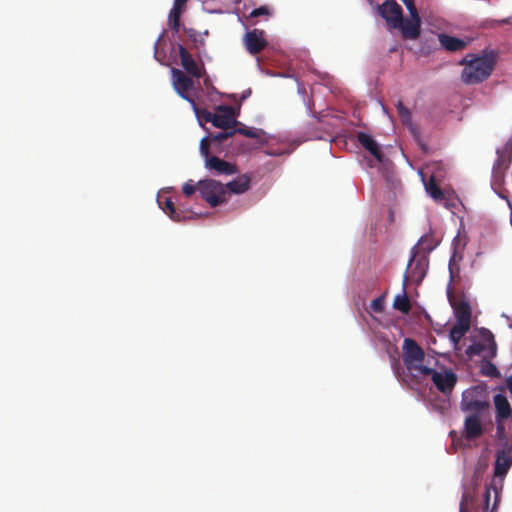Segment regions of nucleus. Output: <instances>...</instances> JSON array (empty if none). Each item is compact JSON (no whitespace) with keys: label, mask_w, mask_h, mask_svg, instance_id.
Listing matches in <instances>:
<instances>
[{"label":"nucleus","mask_w":512,"mask_h":512,"mask_svg":"<svg viewBox=\"0 0 512 512\" xmlns=\"http://www.w3.org/2000/svg\"><path fill=\"white\" fill-rule=\"evenodd\" d=\"M512 466V440L503 442V446L496 452L494 465V476L491 482L486 485L483 494L480 511L475 512H497L500 495L503 489L505 475Z\"/></svg>","instance_id":"1"},{"label":"nucleus","mask_w":512,"mask_h":512,"mask_svg":"<svg viewBox=\"0 0 512 512\" xmlns=\"http://www.w3.org/2000/svg\"><path fill=\"white\" fill-rule=\"evenodd\" d=\"M464 65L461 80L465 84H477L486 80L494 68V60L489 56L467 55L460 62Z\"/></svg>","instance_id":"2"},{"label":"nucleus","mask_w":512,"mask_h":512,"mask_svg":"<svg viewBox=\"0 0 512 512\" xmlns=\"http://www.w3.org/2000/svg\"><path fill=\"white\" fill-rule=\"evenodd\" d=\"M461 410L469 414L484 415L488 412L490 404L486 392L479 386L467 389L462 394Z\"/></svg>","instance_id":"3"},{"label":"nucleus","mask_w":512,"mask_h":512,"mask_svg":"<svg viewBox=\"0 0 512 512\" xmlns=\"http://www.w3.org/2000/svg\"><path fill=\"white\" fill-rule=\"evenodd\" d=\"M197 190L199 191L201 198L212 208L224 204L228 200L227 188L224 184L214 179L198 181Z\"/></svg>","instance_id":"4"},{"label":"nucleus","mask_w":512,"mask_h":512,"mask_svg":"<svg viewBox=\"0 0 512 512\" xmlns=\"http://www.w3.org/2000/svg\"><path fill=\"white\" fill-rule=\"evenodd\" d=\"M402 348L403 362L409 371L423 375V369L430 368L423 364L425 361V352L415 340L405 338Z\"/></svg>","instance_id":"5"},{"label":"nucleus","mask_w":512,"mask_h":512,"mask_svg":"<svg viewBox=\"0 0 512 512\" xmlns=\"http://www.w3.org/2000/svg\"><path fill=\"white\" fill-rule=\"evenodd\" d=\"M466 355L469 358L480 356L485 353V358H494L497 353V344L494 335L488 329L481 330V341L475 342L466 348Z\"/></svg>","instance_id":"6"},{"label":"nucleus","mask_w":512,"mask_h":512,"mask_svg":"<svg viewBox=\"0 0 512 512\" xmlns=\"http://www.w3.org/2000/svg\"><path fill=\"white\" fill-rule=\"evenodd\" d=\"M481 476L475 471L468 482L463 484V492L459 504V512H472L477 506V489L480 485Z\"/></svg>","instance_id":"7"},{"label":"nucleus","mask_w":512,"mask_h":512,"mask_svg":"<svg viewBox=\"0 0 512 512\" xmlns=\"http://www.w3.org/2000/svg\"><path fill=\"white\" fill-rule=\"evenodd\" d=\"M423 376H431L433 384L443 394H450L457 383V375L450 369L444 372L423 369Z\"/></svg>","instance_id":"8"},{"label":"nucleus","mask_w":512,"mask_h":512,"mask_svg":"<svg viewBox=\"0 0 512 512\" xmlns=\"http://www.w3.org/2000/svg\"><path fill=\"white\" fill-rule=\"evenodd\" d=\"M415 249L416 248L412 249V257L407 265V273L413 282L420 283L424 279L428 270L429 260L427 255L421 254L418 251H414ZM407 278L408 276L405 275V283Z\"/></svg>","instance_id":"9"},{"label":"nucleus","mask_w":512,"mask_h":512,"mask_svg":"<svg viewBox=\"0 0 512 512\" xmlns=\"http://www.w3.org/2000/svg\"><path fill=\"white\" fill-rule=\"evenodd\" d=\"M172 81H173V87L175 91L178 93V95L190 102L193 107L195 108V102L194 99L189 95V91L193 89L194 87V81L191 77L186 75L185 72H183L180 69L173 68L172 69Z\"/></svg>","instance_id":"10"},{"label":"nucleus","mask_w":512,"mask_h":512,"mask_svg":"<svg viewBox=\"0 0 512 512\" xmlns=\"http://www.w3.org/2000/svg\"><path fill=\"white\" fill-rule=\"evenodd\" d=\"M378 12L390 28L395 29L401 24L403 10L395 0H386L378 6Z\"/></svg>","instance_id":"11"},{"label":"nucleus","mask_w":512,"mask_h":512,"mask_svg":"<svg viewBox=\"0 0 512 512\" xmlns=\"http://www.w3.org/2000/svg\"><path fill=\"white\" fill-rule=\"evenodd\" d=\"M410 18H401V24L397 27L401 30L404 39L415 40L421 33V18L417 9L409 11Z\"/></svg>","instance_id":"12"},{"label":"nucleus","mask_w":512,"mask_h":512,"mask_svg":"<svg viewBox=\"0 0 512 512\" xmlns=\"http://www.w3.org/2000/svg\"><path fill=\"white\" fill-rule=\"evenodd\" d=\"M218 111L219 113H216V116L213 117V126L223 130H231L240 124V122L236 120L233 107L221 105L218 107Z\"/></svg>","instance_id":"13"},{"label":"nucleus","mask_w":512,"mask_h":512,"mask_svg":"<svg viewBox=\"0 0 512 512\" xmlns=\"http://www.w3.org/2000/svg\"><path fill=\"white\" fill-rule=\"evenodd\" d=\"M484 415L480 414H469L466 416L464 421V432L463 435L467 440H475L482 436L483 427L482 420Z\"/></svg>","instance_id":"14"},{"label":"nucleus","mask_w":512,"mask_h":512,"mask_svg":"<svg viewBox=\"0 0 512 512\" xmlns=\"http://www.w3.org/2000/svg\"><path fill=\"white\" fill-rule=\"evenodd\" d=\"M449 302L454 309L456 323L471 326V307L469 303L463 299H455L448 296Z\"/></svg>","instance_id":"15"},{"label":"nucleus","mask_w":512,"mask_h":512,"mask_svg":"<svg viewBox=\"0 0 512 512\" xmlns=\"http://www.w3.org/2000/svg\"><path fill=\"white\" fill-rule=\"evenodd\" d=\"M244 40L247 51L252 55L260 53L267 45V41L264 38V31L259 29L247 32Z\"/></svg>","instance_id":"16"},{"label":"nucleus","mask_w":512,"mask_h":512,"mask_svg":"<svg viewBox=\"0 0 512 512\" xmlns=\"http://www.w3.org/2000/svg\"><path fill=\"white\" fill-rule=\"evenodd\" d=\"M205 167L215 171L219 175H233L238 172L235 164L229 163L217 156H211L205 160Z\"/></svg>","instance_id":"17"},{"label":"nucleus","mask_w":512,"mask_h":512,"mask_svg":"<svg viewBox=\"0 0 512 512\" xmlns=\"http://www.w3.org/2000/svg\"><path fill=\"white\" fill-rule=\"evenodd\" d=\"M179 57L181 59V65L186 71L187 74H189L191 77L194 78H201L203 75L202 69L198 66L196 61L193 59L192 55L187 51V49L179 45Z\"/></svg>","instance_id":"18"},{"label":"nucleus","mask_w":512,"mask_h":512,"mask_svg":"<svg viewBox=\"0 0 512 512\" xmlns=\"http://www.w3.org/2000/svg\"><path fill=\"white\" fill-rule=\"evenodd\" d=\"M358 142L369 151L378 162H382L384 155L381 152V149L378 143L367 133L359 132L357 134Z\"/></svg>","instance_id":"19"},{"label":"nucleus","mask_w":512,"mask_h":512,"mask_svg":"<svg viewBox=\"0 0 512 512\" xmlns=\"http://www.w3.org/2000/svg\"><path fill=\"white\" fill-rule=\"evenodd\" d=\"M251 180L252 178L250 175L243 174L228 182L226 185H224L227 188L228 196L230 193L242 194L248 191L250 189Z\"/></svg>","instance_id":"20"},{"label":"nucleus","mask_w":512,"mask_h":512,"mask_svg":"<svg viewBox=\"0 0 512 512\" xmlns=\"http://www.w3.org/2000/svg\"><path fill=\"white\" fill-rule=\"evenodd\" d=\"M188 0H174L173 8L169 13V25L174 32L180 29L181 15L186 8Z\"/></svg>","instance_id":"21"},{"label":"nucleus","mask_w":512,"mask_h":512,"mask_svg":"<svg viewBox=\"0 0 512 512\" xmlns=\"http://www.w3.org/2000/svg\"><path fill=\"white\" fill-rule=\"evenodd\" d=\"M235 134L238 133L248 138L257 139L260 144L267 143L266 132L260 128L247 127L246 125L238 124L234 127Z\"/></svg>","instance_id":"22"},{"label":"nucleus","mask_w":512,"mask_h":512,"mask_svg":"<svg viewBox=\"0 0 512 512\" xmlns=\"http://www.w3.org/2000/svg\"><path fill=\"white\" fill-rule=\"evenodd\" d=\"M494 405L496 408V421L506 420L511 416V406L503 394H496L494 396Z\"/></svg>","instance_id":"23"},{"label":"nucleus","mask_w":512,"mask_h":512,"mask_svg":"<svg viewBox=\"0 0 512 512\" xmlns=\"http://www.w3.org/2000/svg\"><path fill=\"white\" fill-rule=\"evenodd\" d=\"M441 46L450 52L461 51L466 47V42L460 38L450 36L445 33L438 35Z\"/></svg>","instance_id":"24"},{"label":"nucleus","mask_w":512,"mask_h":512,"mask_svg":"<svg viewBox=\"0 0 512 512\" xmlns=\"http://www.w3.org/2000/svg\"><path fill=\"white\" fill-rule=\"evenodd\" d=\"M437 245L438 241L435 239L433 233L430 231L429 233H426L423 236H421V238L418 240L417 245L414 247L416 248L414 251H418L421 254L427 255L433 249H435Z\"/></svg>","instance_id":"25"},{"label":"nucleus","mask_w":512,"mask_h":512,"mask_svg":"<svg viewBox=\"0 0 512 512\" xmlns=\"http://www.w3.org/2000/svg\"><path fill=\"white\" fill-rule=\"evenodd\" d=\"M393 308L403 314H408L411 311V302L407 296L405 285L403 286L402 293L395 296Z\"/></svg>","instance_id":"26"},{"label":"nucleus","mask_w":512,"mask_h":512,"mask_svg":"<svg viewBox=\"0 0 512 512\" xmlns=\"http://www.w3.org/2000/svg\"><path fill=\"white\" fill-rule=\"evenodd\" d=\"M395 106L402 123L407 126L413 134H415L416 127L412 123L410 110L403 104L401 100H399Z\"/></svg>","instance_id":"27"},{"label":"nucleus","mask_w":512,"mask_h":512,"mask_svg":"<svg viewBox=\"0 0 512 512\" xmlns=\"http://www.w3.org/2000/svg\"><path fill=\"white\" fill-rule=\"evenodd\" d=\"M159 206L161 209L169 215V217L174 221H182L185 217L181 216V212L177 211L173 202L169 198H165L163 201L159 200Z\"/></svg>","instance_id":"28"},{"label":"nucleus","mask_w":512,"mask_h":512,"mask_svg":"<svg viewBox=\"0 0 512 512\" xmlns=\"http://www.w3.org/2000/svg\"><path fill=\"white\" fill-rule=\"evenodd\" d=\"M470 326L455 323L449 332V339L453 343L454 347H457L460 340L469 331Z\"/></svg>","instance_id":"29"},{"label":"nucleus","mask_w":512,"mask_h":512,"mask_svg":"<svg viewBox=\"0 0 512 512\" xmlns=\"http://www.w3.org/2000/svg\"><path fill=\"white\" fill-rule=\"evenodd\" d=\"M426 191L436 201L444 200L445 196L442 189L437 184L433 176L430 177L429 181L425 184Z\"/></svg>","instance_id":"30"},{"label":"nucleus","mask_w":512,"mask_h":512,"mask_svg":"<svg viewBox=\"0 0 512 512\" xmlns=\"http://www.w3.org/2000/svg\"><path fill=\"white\" fill-rule=\"evenodd\" d=\"M235 134L234 129L231 130H224L222 132H218L216 134H210V140L212 143H218L221 144L228 138L232 137Z\"/></svg>","instance_id":"31"},{"label":"nucleus","mask_w":512,"mask_h":512,"mask_svg":"<svg viewBox=\"0 0 512 512\" xmlns=\"http://www.w3.org/2000/svg\"><path fill=\"white\" fill-rule=\"evenodd\" d=\"M503 421L504 420L496 421V423H497L496 436H497L498 440L500 441L501 446H503V442H505L506 440H510L505 434V428L503 425Z\"/></svg>","instance_id":"32"},{"label":"nucleus","mask_w":512,"mask_h":512,"mask_svg":"<svg viewBox=\"0 0 512 512\" xmlns=\"http://www.w3.org/2000/svg\"><path fill=\"white\" fill-rule=\"evenodd\" d=\"M370 308L375 313H382L384 311V298L383 296L377 297L372 300Z\"/></svg>","instance_id":"33"},{"label":"nucleus","mask_w":512,"mask_h":512,"mask_svg":"<svg viewBox=\"0 0 512 512\" xmlns=\"http://www.w3.org/2000/svg\"><path fill=\"white\" fill-rule=\"evenodd\" d=\"M210 143H212L211 140H210V137L209 138L205 137L200 142V153H201L202 156L205 157V160L207 158L211 157L210 156V150H209Z\"/></svg>","instance_id":"34"},{"label":"nucleus","mask_w":512,"mask_h":512,"mask_svg":"<svg viewBox=\"0 0 512 512\" xmlns=\"http://www.w3.org/2000/svg\"><path fill=\"white\" fill-rule=\"evenodd\" d=\"M197 190V184H194L193 180H189L184 183L182 192L186 197H191Z\"/></svg>","instance_id":"35"},{"label":"nucleus","mask_w":512,"mask_h":512,"mask_svg":"<svg viewBox=\"0 0 512 512\" xmlns=\"http://www.w3.org/2000/svg\"><path fill=\"white\" fill-rule=\"evenodd\" d=\"M483 370L484 374L490 377H497L499 375V371L496 366L489 361L486 362V366H483Z\"/></svg>","instance_id":"36"},{"label":"nucleus","mask_w":512,"mask_h":512,"mask_svg":"<svg viewBox=\"0 0 512 512\" xmlns=\"http://www.w3.org/2000/svg\"><path fill=\"white\" fill-rule=\"evenodd\" d=\"M266 14H268V9L265 6H262V7L254 9L250 13V17L254 18V17H258L260 15H266Z\"/></svg>","instance_id":"37"},{"label":"nucleus","mask_w":512,"mask_h":512,"mask_svg":"<svg viewBox=\"0 0 512 512\" xmlns=\"http://www.w3.org/2000/svg\"><path fill=\"white\" fill-rule=\"evenodd\" d=\"M406 6L408 11L416 10V6L414 4V0H401Z\"/></svg>","instance_id":"38"},{"label":"nucleus","mask_w":512,"mask_h":512,"mask_svg":"<svg viewBox=\"0 0 512 512\" xmlns=\"http://www.w3.org/2000/svg\"><path fill=\"white\" fill-rule=\"evenodd\" d=\"M203 118L205 119L206 122H213V117L216 116V113H212L210 111H204L203 112Z\"/></svg>","instance_id":"39"},{"label":"nucleus","mask_w":512,"mask_h":512,"mask_svg":"<svg viewBox=\"0 0 512 512\" xmlns=\"http://www.w3.org/2000/svg\"><path fill=\"white\" fill-rule=\"evenodd\" d=\"M186 33H187V36H188L191 40H193V41H196V40H197V35H198V33H197V31H196V30H194V29H188V30H186Z\"/></svg>","instance_id":"40"},{"label":"nucleus","mask_w":512,"mask_h":512,"mask_svg":"<svg viewBox=\"0 0 512 512\" xmlns=\"http://www.w3.org/2000/svg\"><path fill=\"white\" fill-rule=\"evenodd\" d=\"M504 150L508 154H512V137L505 144Z\"/></svg>","instance_id":"41"},{"label":"nucleus","mask_w":512,"mask_h":512,"mask_svg":"<svg viewBox=\"0 0 512 512\" xmlns=\"http://www.w3.org/2000/svg\"><path fill=\"white\" fill-rule=\"evenodd\" d=\"M250 95H251V90H250V89L245 90V91L241 94L240 100H241V101H244V100H245V99H247Z\"/></svg>","instance_id":"42"}]
</instances>
